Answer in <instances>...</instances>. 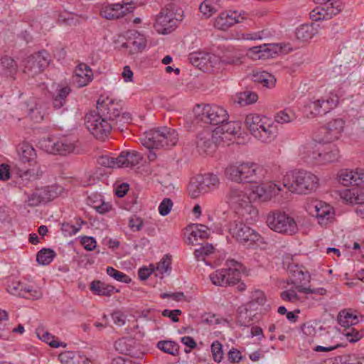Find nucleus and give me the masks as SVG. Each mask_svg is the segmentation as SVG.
Returning <instances> with one entry per match:
<instances>
[{
    "label": "nucleus",
    "mask_w": 364,
    "mask_h": 364,
    "mask_svg": "<svg viewBox=\"0 0 364 364\" xmlns=\"http://www.w3.org/2000/svg\"><path fill=\"white\" fill-rule=\"evenodd\" d=\"M146 46V40L144 35L141 34L136 31L131 33L129 36V40L122 43V47L129 48V53L134 55L135 53L141 52Z\"/></svg>",
    "instance_id": "obj_18"
},
{
    "label": "nucleus",
    "mask_w": 364,
    "mask_h": 364,
    "mask_svg": "<svg viewBox=\"0 0 364 364\" xmlns=\"http://www.w3.org/2000/svg\"><path fill=\"white\" fill-rule=\"evenodd\" d=\"M253 77L255 82L262 83L269 88L274 87L276 82L274 76L265 71L257 73L254 74Z\"/></svg>",
    "instance_id": "obj_39"
},
{
    "label": "nucleus",
    "mask_w": 364,
    "mask_h": 364,
    "mask_svg": "<svg viewBox=\"0 0 364 364\" xmlns=\"http://www.w3.org/2000/svg\"><path fill=\"white\" fill-rule=\"evenodd\" d=\"M208 231L209 228L206 225L196 224L191 235L195 238L200 237L201 239H205L209 237Z\"/></svg>",
    "instance_id": "obj_55"
},
{
    "label": "nucleus",
    "mask_w": 364,
    "mask_h": 364,
    "mask_svg": "<svg viewBox=\"0 0 364 364\" xmlns=\"http://www.w3.org/2000/svg\"><path fill=\"white\" fill-rule=\"evenodd\" d=\"M266 223L271 230L288 235H294L299 230L295 220L286 213L279 210L268 213Z\"/></svg>",
    "instance_id": "obj_4"
},
{
    "label": "nucleus",
    "mask_w": 364,
    "mask_h": 364,
    "mask_svg": "<svg viewBox=\"0 0 364 364\" xmlns=\"http://www.w3.org/2000/svg\"><path fill=\"white\" fill-rule=\"evenodd\" d=\"M339 182L345 186H361L364 184V170L358 169L355 171L350 170L342 171L339 175Z\"/></svg>",
    "instance_id": "obj_19"
},
{
    "label": "nucleus",
    "mask_w": 364,
    "mask_h": 364,
    "mask_svg": "<svg viewBox=\"0 0 364 364\" xmlns=\"http://www.w3.org/2000/svg\"><path fill=\"white\" fill-rule=\"evenodd\" d=\"M226 198L228 203L235 209L241 208L242 210L252 214L253 217H257V210L252 206L248 196L243 191L236 187H231Z\"/></svg>",
    "instance_id": "obj_10"
},
{
    "label": "nucleus",
    "mask_w": 364,
    "mask_h": 364,
    "mask_svg": "<svg viewBox=\"0 0 364 364\" xmlns=\"http://www.w3.org/2000/svg\"><path fill=\"white\" fill-rule=\"evenodd\" d=\"M178 139V134L175 129L162 127L146 132V139L143 145L149 149L168 148L175 146Z\"/></svg>",
    "instance_id": "obj_2"
},
{
    "label": "nucleus",
    "mask_w": 364,
    "mask_h": 364,
    "mask_svg": "<svg viewBox=\"0 0 364 364\" xmlns=\"http://www.w3.org/2000/svg\"><path fill=\"white\" fill-rule=\"evenodd\" d=\"M80 230V227H77L69 223H63L61 225V230L65 236H72L76 234Z\"/></svg>",
    "instance_id": "obj_64"
},
{
    "label": "nucleus",
    "mask_w": 364,
    "mask_h": 364,
    "mask_svg": "<svg viewBox=\"0 0 364 364\" xmlns=\"http://www.w3.org/2000/svg\"><path fill=\"white\" fill-rule=\"evenodd\" d=\"M171 256H169L168 255H166L163 257L162 259L158 263L156 267V271L159 272V273L163 275L164 273L171 271Z\"/></svg>",
    "instance_id": "obj_56"
},
{
    "label": "nucleus",
    "mask_w": 364,
    "mask_h": 364,
    "mask_svg": "<svg viewBox=\"0 0 364 364\" xmlns=\"http://www.w3.org/2000/svg\"><path fill=\"white\" fill-rule=\"evenodd\" d=\"M200 179V178H198V176L192 178L188 186V194L192 198H197L200 196L208 193L207 188L204 185H202Z\"/></svg>",
    "instance_id": "obj_36"
},
{
    "label": "nucleus",
    "mask_w": 364,
    "mask_h": 364,
    "mask_svg": "<svg viewBox=\"0 0 364 364\" xmlns=\"http://www.w3.org/2000/svg\"><path fill=\"white\" fill-rule=\"evenodd\" d=\"M242 164L238 166H229L225 169V175L226 176L237 183H242Z\"/></svg>",
    "instance_id": "obj_46"
},
{
    "label": "nucleus",
    "mask_w": 364,
    "mask_h": 364,
    "mask_svg": "<svg viewBox=\"0 0 364 364\" xmlns=\"http://www.w3.org/2000/svg\"><path fill=\"white\" fill-rule=\"evenodd\" d=\"M240 127L236 122H230L228 119L220 124L213 131V136L216 141H224L229 139L228 136H235L240 132Z\"/></svg>",
    "instance_id": "obj_13"
},
{
    "label": "nucleus",
    "mask_w": 364,
    "mask_h": 364,
    "mask_svg": "<svg viewBox=\"0 0 364 364\" xmlns=\"http://www.w3.org/2000/svg\"><path fill=\"white\" fill-rule=\"evenodd\" d=\"M70 91L71 90L68 86L56 90L55 94L53 97V106L55 109H60L65 105L67 97Z\"/></svg>",
    "instance_id": "obj_35"
},
{
    "label": "nucleus",
    "mask_w": 364,
    "mask_h": 364,
    "mask_svg": "<svg viewBox=\"0 0 364 364\" xmlns=\"http://www.w3.org/2000/svg\"><path fill=\"white\" fill-rule=\"evenodd\" d=\"M107 274L109 277H111L114 278V279H116L117 281H119L121 282L129 284L132 281L131 278L128 275L125 274L124 273H123L122 272H119V271L115 269L112 267H108L107 268Z\"/></svg>",
    "instance_id": "obj_50"
},
{
    "label": "nucleus",
    "mask_w": 364,
    "mask_h": 364,
    "mask_svg": "<svg viewBox=\"0 0 364 364\" xmlns=\"http://www.w3.org/2000/svg\"><path fill=\"white\" fill-rule=\"evenodd\" d=\"M172 207H173L172 200L168 198H164L161 202V203L159 206V211L160 215H161L162 216L167 215L170 213Z\"/></svg>",
    "instance_id": "obj_61"
},
{
    "label": "nucleus",
    "mask_w": 364,
    "mask_h": 364,
    "mask_svg": "<svg viewBox=\"0 0 364 364\" xmlns=\"http://www.w3.org/2000/svg\"><path fill=\"white\" fill-rule=\"evenodd\" d=\"M183 11L174 3L168 4L157 15L154 27L159 33L168 34L183 20Z\"/></svg>",
    "instance_id": "obj_3"
},
{
    "label": "nucleus",
    "mask_w": 364,
    "mask_h": 364,
    "mask_svg": "<svg viewBox=\"0 0 364 364\" xmlns=\"http://www.w3.org/2000/svg\"><path fill=\"white\" fill-rule=\"evenodd\" d=\"M229 232L240 244L250 245L258 241L259 234L242 222L234 221L230 224Z\"/></svg>",
    "instance_id": "obj_8"
},
{
    "label": "nucleus",
    "mask_w": 364,
    "mask_h": 364,
    "mask_svg": "<svg viewBox=\"0 0 364 364\" xmlns=\"http://www.w3.org/2000/svg\"><path fill=\"white\" fill-rule=\"evenodd\" d=\"M314 208L315 216L318 218V223L323 224L331 218V208L328 205L319 202L315 205Z\"/></svg>",
    "instance_id": "obj_37"
},
{
    "label": "nucleus",
    "mask_w": 364,
    "mask_h": 364,
    "mask_svg": "<svg viewBox=\"0 0 364 364\" xmlns=\"http://www.w3.org/2000/svg\"><path fill=\"white\" fill-rule=\"evenodd\" d=\"M338 322L341 326L348 328L357 324L358 318L357 316L343 310L338 314Z\"/></svg>",
    "instance_id": "obj_38"
},
{
    "label": "nucleus",
    "mask_w": 364,
    "mask_h": 364,
    "mask_svg": "<svg viewBox=\"0 0 364 364\" xmlns=\"http://www.w3.org/2000/svg\"><path fill=\"white\" fill-rule=\"evenodd\" d=\"M282 184L292 193L308 194L317 189L319 180L316 175L309 171L294 170L284 176Z\"/></svg>",
    "instance_id": "obj_1"
},
{
    "label": "nucleus",
    "mask_w": 364,
    "mask_h": 364,
    "mask_svg": "<svg viewBox=\"0 0 364 364\" xmlns=\"http://www.w3.org/2000/svg\"><path fill=\"white\" fill-rule=\"evenodd\" d=\"M339 150L334 144L318 147L309 156L310 160L318 165L333 163L339 159Z\"/></svg>",
    "instance_id": "obj_11"
},
{
    "label": "nucleus",
    "mask_w": 364,
    "mask_h": 364,
    "mask_svg": "<svg viewBox=\"0 0 364 364\" xmlns=\"http://www.w3.org/2000/svg\"><path fill=\"white\" fill-rule=\"evenodd\" d=\"M214 250L211 244L206 243L205 245L201 246L200 248L196 249L194 252L195 258L198 261H204L205 257L213 253Z\"/></svg>",
    "instance_id": "obj_51"
},
{
    "label": "nucleus",
    "mask_w": 364,
    "mask_h": 364,
    "mask_svg": "<svg viewBox=\"0 0 364 364\" xmlns=\"http://www.w3.org/2000/svg\"><path fill=\"white\" fill-rule=\"evenodd\" d=\"M200 107L199 105H197L196 117L201 122L218 127L228 119V114L222 107L204 105L200 110Z\"/></svg>",
    "instance_id": "obj_6"
},
{
    "label": "nucleus",
    "mask_w": 364,
    "mask_h": 364,
    "mask_svg": "<svg viewBox=\"0 0 364 364\" xmlns=\"http://www.w3.org/2000/svg\"><path fill=\"white\" fill-rule=\"evenodd\" d=\"M56 256V253L50 248H43L36 255V260L38 264L42 265L49 264Z\"/></svg>",
    "instance_id": "obj_42"
},
{
    "label": "nucleus",
    "mask_w": 364,
    "mask_h": 364,
    "mask_svg": "<svg viewBox=\"0 0 364 364\" xmlns=\"http://www.w3.org/2000/svg\"><path fill=\"white\" fill-rule=\"evenodd\" d=\"M21 288H22V283L20 282H12L8 285L6 289L11 294L20 297L27 298V295H25V294L22 292Z\"/></svg>",
    "instance_id": "obj_58"
},
{
    "label": "nucleus",
    "mask_w": 364,
    "mask_h": 364,
    "mask_svg": "<svg viewBox=\"0 0 364 364\" xmlns=\"http://www.w3.org/2000/svg\"><path fill=\"white\" fill-rule=\"evenodd\" d=\"M75 353L73 351H65L59 354L58 359L60 361L65 364H76L74 360Z\"/></svg>",
    "instance_id": "obj_63"
},
{
    "label": "nucleus",
    "mask_w": 364,
    "mask_h": 364,
    "mask_svg": "<svg viewBox=\"0 0 364 364\" xmlns=\"http://www.w3.org/2000/svg\"><path fill=\"white\" fill-rule=\"evenodd\" d=\"M220 144V141H216L213 136V132L209 131H203L197 136L196 146L200 153H212Z\"/></svg>",
    "instance_id": "obj_15"
},
{
    "label": "nucleus",
    "mask_w": 364,
    "mask_h": 364,
    "mask_svg": "<svg viewBox=\"0 0 364 364\" xmlns=\"http://www.w3.org/2000/svg\"><path fill=\"white\" fill-rule=\"evenodd\" d=\"M228 268H223L215 271L210 275L213 284L220 287H227L236 284L240 279L242 264L234 260L227 262Z\"/></svg>",
    "instance_id": "obj_5"
},
{
    "label": "nucleus",
    "mask_w": 364,
    "mask_h": 364,
    "mask_svg": "<svg viewBox=\"0 0 364 364\" xmlns=\"http://www.w3.org/2000/svg\"><path fill=\"white\" fill-rule=\"evenodd\" d=\"M280 296L284 301L291 303H296L300 300V297L294 289H290L281 292Z\"/></svg>",
    "instance_id": "obj_59"
},
{
    "label": "nucleus",
    "mask_w": 364,
    "mask_h": 364,
    "mask_svg": "<svg viewBox=\"0 0 364 364\" xmlns=\"http://www.w3.org/2000/svg\"><path fill=\"white\" fill-rule=\"evenodd\" d=\"M313 25L304 24L299 26L296 31V36L298 39L306 41L311 39L315 34Z\"/></svg>",
    "instance_id": "obj_44"
},
{
    "label": "nucleus",
    "mask_w": 364,
    "mask_h": 364,
    "mask_svg": "<svg viewBox=\"0 0 364 364\" xmlns=\"http://www.w3.org/2000/svg\"><path fill=\"white\" fill-rule=\"evenodd\" d=\"M48 147L50 148L49 151L51 154L65 156L74 152L75 144L68 141L67 139L58 141L56 142L49 140Z\"/></svg>",
    "instance_id": "obj_24"
},
{
    "label": "nucleus",
    "mask_w": 364,
    "mask_h": 364,
    "mask_svg": "<svg viewBox=\"0 0 364 364\" xmlns=\"http://www.w3.org/2000/svg\"><path fill=\"white\" fill-rule=\"evenodd\" d=\"M85 125L97 139H104L111 132L114 124L95 112L85 116Z\"/></svg>",
    "instance_id": "obj_7"
},
{
    "label": "nucleus",
    "mask_w": 364,
    "mask_h": 364,
    "mask_svg": "<svg viewBox=\"0 0 364 364\" xmlns=\"http://www.w3.org/2000/svg\"><path fill=\"white\" fill-rule=\"evenodd\" d=\"M127 13L124 10V5L121 4H112L102 6L100 14L101 16L109 20L119 18Z\"/></svg>",
    "instance_id": "obj_28"
},
{
    "label": "nucleus",
    "mask_w": 364,
    "mask_h": 364,
    "mask_svg": "<svg viewBox=\"0 0 364 364\" xmlns=\"http://www.w3.org/2000/svg\"><path fill=\"white\" fill-rule=\"evenodd\" d=\"M343 333L348 338L350 343H355L363 337V334L353 327L344 328Z\"/></svg>",
    "instance_id": "obj_60"
},
{
    "label": "nucleus",
    "mask_w": 364,
    "mask_h": 364,
    "mask_svg": "<svg viewBox=\"0 0 364 364\" xmlns=\"http://www.w3.org/2000/svg\"><path fill=\"white\" fill-rule=\"evenodd\" d=\"M277 134V132L275 126L267 121L259 131L256 139L264 143H270L274 140Z\"/></svg>",
    "instance_id": "obj_34"
},
{
    "label": "nucleus",
    "mask_w": 364,
    "mask_h": 364,
    "mask_svg": "<svg viewBox=\"0 0 364 364\" xmlns=\"http://www.w3.org/2000/svg\"><path fill=\"white\" fill-rule=\"evenodd\" d=\"M326 7L323 5L322 7H316L310 13V17L313 21H318L323 19H328L329 16L326 12Z\"/></svg>",
    "instance_id": "obj_57"
},
{
    "label": "nucleus",
    "mask_w": 364,
    "mask_h": 364,
    "mask_svg": "<svg viewBox=\"0 0 364 364\" xmlns=\"http://www.w3.org/2000/svg\"><path fill=\"white\" fill-rule=\"evenodd\" d=\"M242 183H257L264 175L263 168L255 163H242Z\"/></svg>",
    "instance_id": "obj_14"
},
{
    "label": "nucleus",
    "mask_w": 364,
    "mask_h": 364,
    "mask_svg": "<svg viewBox=\"0 0 364 364\" xmlns=\"http://www.w3.org/2000/svg\"><path fill=\"white\" fill-rule=\"evenodd\" d=\"M257 98V95L255 92L245 90L239 94L237 102L242 106H245L255 102Z\"/></svg>",
    "instance_id": "obj_49"
},
{
    "label": "nucleus",
    "mask_w": 364,
    "mask_h": 364,
    "mask_svg": "<svg viewBox=\"0 0 364 364\" xmlns=\"http://www.w3.org/2000/svg\"><path fill=\"white\" fill-rule=\"evenodd\" d=\"M288 272L291 275L293 279L288 282V284H296L303 282H309L310 274L307 271H304L301 267L297 264H289L287 267Z\"/></svg>",
    "instance_id": "obj_31"
},
{
    "label": "nucleus",
    "mask_w": 364,
    "mask_h": 364,
    "mask_svg": "<svg viewBox=\"0 0 364 364\" xmlns=\"http://www.w3.org/2000/svg\"><path fill=\"white\" fill-rule=\"evenodd\" d=\"M344 125L345 122L341 119H336L329 122L326 127L321 129V133L325 134L323 139L330 141L338 139Z\"/></svg>",
    "instance_id": "obj_20"
},
{
    "label": "nucleus",
    "mask_w": 364,
    "mask_h": 364,
    "mask_svg": "<svg viewBox=\"0 0 364 364\" xmlns=\"http://www.w3.org/2000/svg\"><path fill=\"white\" fill-rule=\"evenodd\" d=\"M37 336L38 337L48 343L50 346L53 348H58L60 346L65 347L66 344L62 342L56 341L54 340V336L48 333V331H45L43 329H38L37 330Z\"/></svg>",
    "instance_id": "obj_45"
},
{
    "label": "nucleus",
    "mask_w": 364,
    "mask_h": 364,
    "mask_svg": "<svg viewBox=\"0 0 364 364\" xmlns=\"http://www.w3.org/2000/svg\"><path fill=\"white\" fill-rule=\"evenodd\" d=\"M156 346L163 352L172 355H177L179 354V346L177 343L173 341H160L158 342Z\"/></svg>",
    "instance_id": "obj_40"
},
{
    "label": "nucleus",
    "mask_w": 364,
    "mask_h": 364,
    "mask_svg": "<svg viewBox=\"0 0 364 364\" xmlns=\"http://www.w3.org/2000/svg\"><path fill=\"white\" fill-rule=\"evenodd\" d=\"M34 55L38 63H39V68H41L43 71L48 66L50 61L49 53L43 50L34 54Z\"/></svg>",
    "instance_id": "obj_54"
},
{
    "label": "nucleus",
    "mask_w": 364,
    "mask_h": 364,
    "mask_svg": "<svg viewBox=\"0 0 364 364\" xmlns=\"http://www.w3.org/2000/svg\"><path fill=\"white\" fill-rule=\"evenodd\" d=\"M255 316L253 304L247 303L238 308L237 322L241 326H250L253 323Z\"/></svg>",
    "instance_id": "obj_23"
},
{
    "label": "nucleus",
    "mask_w": 364,
    "mask_h": 364,
    "mask_svg": "<svg viewBox=\"0 0 364 364\" xmlns=\"http://www.w3.org/2000/svg\"><path fill=\"white\" fill-rule=\"evenodd\" d=\"M211 352L215 362L220 363L223 359V346L218 341H214L211 345Z\"/></svg>",
    "instance_id": "obj_53"
},
{
    "label": "nucleus",
    "mask_w": 364,
    "mask_h": 364,
    "mask_svg": "<svg viewBox=\"0 0 364 364\" xmlns=\"http://www.w3.org/2000/svg\"><path fill=\"white\" fill-rule=\"evenodd\" d=\"M0 68L4 70L6 74L13 75L17 70V63L16 61L7 55L0 59Z\"/></svg>",
    "instance_id": "obj_47"
},
{
    "label": "nucleus",
    "mask_w": 364,
    "mask_h": 364,
    "mask_svg": "<svg viewBox=\"0 0 364 364\" xmlns=\"http://www.w3.org/2000/svg\"><path fill=\"white\" fill-rule=\"evenodd\" d=\"M324 6L326 7V12H327V15L329 16L330 18L340 13L344 8L343 2L340 0L326 2Z\"/></svg>",
    "instance_id": "obj_48"
},
{
    "label": "nucleus",
    "mask_w": 364,
    "mask_h": 364,
    "mask_svg": "<svg viewBox=\"0 0 364 364\" xmlns=\"http://www.w3.org/2000/svg\"><path fill=\"white\" fill-rule=\"evenodd\" d=\"M97 114L114 124L122 111V105L120 101L101 95L97 102Z\"/></svg>",
    "instance_id": "obj_9"
},
{
    "label": "nucleus",
    "mask_w": 364,
    "mask_h": 364,
    "mask_svg": "<svg viewBox=\"0 0 364 364\" xmlns=\"http://www.w3.org/2000/svg\"><path fill=\"white\" fill-rule=\"evenodd\" d=\"M281 191L282 188L280 185L269 182L262 183L257 186L255 190V193L259 200L265 202L271 200L272 197L277 195Z\"/></svg>",
    "instance_id": "obj_22"
},
{
    "label": "nucleus",
    "mask_w": 364,
    "mask_h": 364,
    "mask_svg": "<svg viewBox=\"0 0 364 364\" xmlns=\"http://www.w3.org/2000/svg\"><path fill=\"white\" fill-rule=\"evenodd\" d=\"M267 122V119L258 114H250L247 115L245 121L246 127L249 129L250 134L257 137L259 131Z\"/></svg>",
    "instance_id": "obj_27"
},
{
    "label": "nucleus",
    "mask_w": 364,
    "mask_h": 364,
    "mask_svg": "<svg viewBox=\"0 0 364 364\" xmlns=\"http://www.w3.org/2000/svg\"><path fill=\"white\" fill-rule=\"evenodd\" d=\"M92 71L85 63H80L75 70L74 80L81 87L87 85L92 79Z\"/></svg>",
    "instance_id": "obj_26"
},
{
    "label": "nucleus",
    "mask_w": 364,
    "mask_h": 364,
    "mask_svg": "<svg viewBox=\"0 0 364 364\" xmlns=\"http://www.w3.org/2000/svg\"><path fill=\"white\" fill-rule=\"evenodd\" d=\"M188 59L193 65L200 70H204L208 69V66L213 67V63L217 60V57L208 53L198 51L190 53Z\"/></svg>",
    "instance_id": "obj_17"
},
{
    "label": "nucleus",
    "mask_w": 364,
    "mask_h": 364,
    "mask_svg": "<svg viewBox=\"0 0 364 364\" xmlns=\"http://www.w3.org/2000/svg\"><path fill=\"white\" fill-rule=\"evenodd\" d=\"M20 159L23 163H36L37 154L33 146L28 142L23 141L18 147Z\"/></svg>",
    "instance_id": "obj_29"
},
{
    "label": "nucleus",
    "mask_w": 364,
    "mask_h": 364,
    "mask_svg": "<svg viewBox=\"0 0 364 364\" xmlns=\"http://www.w3.org/2000/svg\"><path fill=\"white\" fill-rule=\"evenodd\" d=\"M294 119V114L291 110L287 109L277 112L274 117L275 121L281 124L291 122Z\"/></svg>",
    "instance_id": "obj_52"
},
{
    "label": "nucleus",
    "mask_w": 364,
    "mask_h": 364,
    "mask_svg": "<svg viewBox=\"0 0 364 364\" xmlns=\"http://www.w3.org/2000/svg\"><path fill=\"white\" fill-rule=\"evenodd\" d=\"M90 290L96 295L110 296L114 291L118 292V289L110 284H107L100 280H94L90 284Z\"/></svg>",
    "instance_id": "obj_33"
},
{
    "label": "nucleus",
    "mask_w": 364,
    "mask_h": 364,
    "mask_svg": "<svg viewBox=\"0 0 364 364\" xmlns=\"http://www.w3.org/2000/svg\"><path fill=\"white\" fill-rule=\"evenodd\" d=\"M336 106L333 100L319 99L309 102L306 107V111L309 112L312 117L322 115L328 112Z\"/></svg>",
    "instance_id": "obj_16"
},
{
    "label": "nucleus",
    "mask_w": 364,
    "mask_h": 364,
    "mask_svg": "<svg viewBox=\"0 0 364 364\" xmlns=\"http://www.w3.org/2000/svg\"><path fill=\"white\" fill-rule=\"evenodd\" d=\"M270 46H272L271 44H264L262 46L252 47L249 50L247 55L253 60L273 58V55L275 54L276 52L273 51L272 49L270 48Z\"/></svg>",
    "instance_id": "obj_30"
},
{
    "label": "nucleus",
    "mask_w": 364,
    "mask_h": 364,
    "mask_svg": "<svg viewBox=\"0 0 364 364\" xmlns=\"http://www.w3.org/2000/svg\"><path fill=\"white\" fill-rule=\"evenodd\" d=\"M142 155L136 151H123L119 154V163L124 167L134 166L142 160Z\"/></svg>",
    "instance_id": "obj_32"
},
{
    "label": "nucleus",
    "mask_w": 364,
    "mask_h": 364,
    "mask_svg": "<svg viewBox=\"0 0 364 364\" xmlns=\"http://www.w3.org/2000/svg\"><path fill=\"white\" fill-rule=\"evenodd\" d=\"M24 72L34 76L43 72L41 68H39V63L36 60L35 55L29 56L24 63Z\"/></svg>",
    "instance_id": "obj_41"
},
{
    "label": "nucleus",
    "mask_w": 364,
    "mask_h": 364,
    "mask_svg": "<svg viewBox=\"0 0 364 364\" xmlns=\"http://www.w3.org/2000/svg\"><path fill=\"white\" fill-rule=\"evenodd\" d=\"M144 220L139 217L132 215L129 218L128 225L132 231H139L141 230Z\"/></svg>",
    "instance_id": "obj_62"
},
{
    "label": "nucleus",
    "mask_w": 364,
    "mask_h": 364,
    "mask_svg": "<svg viewBox=\"0 0 364 364\" xmlns=\"http://www.w3.org/2000/svg\"><path fill=\"white\" fill-rule=\"evenodd\" d=\"M239 16L236 11L223 12L215 21V27L223 31L227 30L236 23H239Z\"/></svg>",
    "instance_id": "obj_25"
},
{
    "label": "nucleus",
    "mask_w": 364,
    "mask_h": 364,
    "mask_svg": "<svg viewBox=\"0 0 364 364\" xmlns=\"http://www.w3.org/2000/svg\"><path fill=\"white\" fill-rule=\"evenodd\" d=\"M200 178L202 185H204L207 188L208 192L217 188L220 183L218 176L213 173H208L205 175H198Z\"/></svg>",
    "instance_id": "obj_43"
},
{
    "label": "nucleus",
    "mask_w": 364,
    "mask_h": 364,
    "mask_svg": "<svg viewBox=\"0 0 364 364\" xmlns=\"http://www.w3.org/2000/svg\"><path fill=\"white\" fill-rule=\"evenodd\" d=\"M136 347L137 343L132 338L123 337L114 343V348L117 351L121 354L128 355L134 358L139 357Z\"/></svg>",
    "instance_id": "obj_21"
},
{
    "label": "nucleus",
    "mask_w": 364,
    "mask_h": 364,
    "mask_svg": "<svg viewBox=\"0 0 364 364\" xmlns=\"http://www.w3.org/2000/svg\"><path fill=\"white\" fill-rule=\"evenodd\" d=\"M57 196L55 187L46 186L36 189L34 192L28 196L26 203L30 207H35L42 203H47Z\"/></svg>",
    "instance_id": "obj_12"
}]
</instances>
